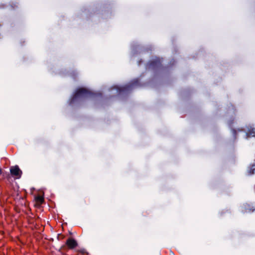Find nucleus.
Wrapping results in <instances>:
<instances>
[{
  "label": "nucleus",
  "instance_id": "f257e3e1",
  "mask_svg": "<svg viewBox=\"0 0 255 255\" xmlns=\"http://www.w3.org/2000/svg\"><path fill=\"white\" fill-rule=\"evenodd\" d=\"M89 94L88 90L84 88H80L78 89L69 100V104L72 105L74 104L81 97L86 96Z\"/></svg>",
  "mask_w": 255,
  "mask_h": 255
},
{
  "label": "nucleus",
  "instance_id": "f03ea898",
  "mask_svg": "<svg viewBox=\"0 0 255 255\" xmlns=\"http://www.w3.org/2000/svg\"><path fill=\"white\" fill-rule=\"evenodd\" d=\"M10 172L11 175L16 178H20L22 174V171L17 165L11 167L10 169Z\"/></svg>",
  "mask_w": 255,
  "mask_h": 255
},
{
  "label": "nucleus",
  "instance_id": "7ed1b4c3",
  "mask_svg": "<svg viewBox=\"0 0 255 255\" xmlns=\"http://www.w3.org/2000/svg\"><path fill=\"white\" fill-rule=\"evenodd\" d=\"M66 245L69 249L73 250L77 247L78 243L75 239L69 238L66 241Z\"/></svg>",
  "mask_w": 255,
  "mask_h": 255
},
{
  "label": "nucleus",
  "instance_id": "20e7f679",
  "mask_svg": "<svg viewBox=\"0 0 255 255\" xmlns=\"http://www.w3.org/2000/svg\"><path fill=\"white\" fill-rule=\"evenodd\" d=\"M247 137H255V129L253 128H250L248 129L246 133Z\"/></svg>",
  "mask_w": 255,
  "mask_h": 255
},
{
  "label": "nucleus",
  "instance_id": "39448f33",
  "mask_svg": "<svg viewBox=\"0 0 255 255\" xmlns=\"http://www.w3.org/2000/svg\"><path fill=\"white\" fill-rule=\"evenodd\" d=\"M159 63H160V60L159 59H157L154 60L150 61L148 64V66L149 68L151 67H154Z\"/></svg>",
  "mask_w": 255,
  "mask_h": 255
},
{
  "label": "nucleus",
  "instance_id": "423d86ee",
  "mask_svg": "<svg viewBox=\"0 0 255 255\" xmlns=\"http://www.w3.org/2000/svg\"><path fill=\"white\" fill-rule=\"evenodd\" d=\"M35 199L36 203L39 205H41L44 202V198L41 196H36Z\"/></svg>",
  "mask_w": 255,
  "mask_h": 255
},
{
  "label": "nucleus",
  "instance_id": "0eeeda50",
  "mask_svg": "<svg viewBox=\"0 0 255 255\" xmlns=\"http://www.w3.org/2000/svg\"><path fill=\"white\" fill-rule=\"evenodd\" d=\"M255 170V164H253L251 166L250 169L249 171V174L252 175V174H254Z\"/></svg>",
  "mask_w": 255,
  "mask_h": 255
},
{
  "label": "nucleus",
  "instance_id": "6e6552de",
  "mask_svg": "<svg viewBox=\"0 0 255 255\" xmlns=\"http://www.w3.org/2000/svg\"><path fill=\"white\" fill-rule=\"evenodd\" d=\"M4 172L2 171V170L0 168V175H1V178H4Z\"/></svg>",
  "mask_w": 255,
  "mask_h": 255
},
{
  "label": "nucleus",
  "instance_id": "1a4fd4ad",
  "mask_svg": "<svg viewBox=\"0 0 255 255\" xmlns=\"http://www.w3.org/2000/svg\"><path fill=\"white\" fill-rule=\"evenodd\" d=\"M246 211L247 212L248 210H249V211H251V212H253L255 210V209H250L249 208H248V207H246Z\"/></svg>",
  "mask_w": 255,
  "mask_h": 255
}]
</instances>
